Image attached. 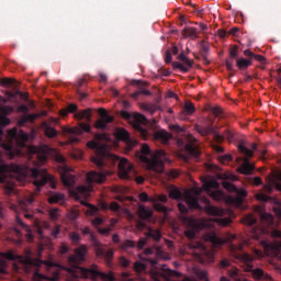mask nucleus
Returning a JSON list of instances; mask_svg holds the SVG:
<instances>
[{"label":"nucleus","instance_id":"obj_1","mask_svg":"<svg viewBox=\"0 0 281 281\" xmlns=\"http://www.w3.org/2000/svg\"><path fill=\"white\" fill-rule=\"evenodd\" d=\"M95 140H89L87 143L88 148L94 150L95 156L92 157V162L95 164L99 171H90L86 176V181L91 186V183H104L106 177L111 175V171L104 169L108 166L106 161H110L111 166H115L119 161V175L121 179H128L131 172H133V165L126 158H120L115 154L109 153V147L106 144H102V139H106V134L97 133L94 135Z\"/></svg>","mask_w":281,"mask_h":281},{"label":"nucleus","instance_id":"obj_2","mask_svg":"<svg viewBox=\"0 0 281 281\" xmlns=\"http://www.w3.org/2000/svg\"><path fill=\"white\" fill-rule=\"evenodd\" d=\"M15 177L18 181H26L27 177L33 178V186H35L36 191L41 192V188L43 186H47L49 183L53 190H56V180L53 175H49L46 169L40 170L38 168H32L27 165L23 164H14L10 165L5 164V161H0V183L4 184L5 194L14 193V186L16 182L14 180ZM0 217H5V213H3V206L0 203Z\"/></svg>","mask_w":281,"mask_h":281},{"label":"nucleus","instance_id":"obj_3","mask_svg":"<svg viewBox=\"0 0 281 281\" xmlns=\"http://www.w3.org/2000/svg\"><path fill=\"white\" fill-rule=\"evenodd\" d=\"M14 112V108L10 105H0V146L4 149L9 159H14V157H23L25 151L23 148L27 150V139L29 136L25 134L23 130H19L13 127L9 130L7 134L3 133V128L9 126L11 123L8 115Z\"/></svg>","mask_w":281,"mask_h":281},{"label":"nucleus","instance_id":"obj_4","mask_svg":"<svg viewBox=\"0 0 281 281\" xmlns=\"http://www.w3.org/2000/svg\"><path fill=\"white\" fill-rule=\"evenodd\" d=\"M136 157L147 166L148 170L161 175L164 172V161H168L166 150L157 149L156 151L150 150L148 144H143L139 151H136Z\"/></svg>","mask_w":281,"mask_h":281},{"label":"nucleus","instance_id":"obj_5","mask_svg":"<svg viewBox=\"0 0 281 281\" xmlns=\"http://www.w3.org/2000/svg\"><path fill=\"white\" fill-rule=\"evenodd\" d=\"M221 184L216 180H205L200 189H193V195H186V203L189 207H193L194 210H201V204H199V196H201V192L204 191L211 199L214 201H223L225 199V193L218 190Z\"/></svg>","mask_w":281,"mask_h":281},{"label":"nucleus","instance_id":"obj_6","mask_svg":"<svg viewBox=\"0 0 281 281\" xmlns=\"http://www.w3.org/2000/svg\"><path fill=\"white\" fill-rule=\"evenodd\" d=\"M1 257L4 260H21L23 267H24V271L26 273H33L34 276H36L38 273V267H41V265H46V267H56V263H54L53 261H43L41 259H34L32 257H25L24 259L16 256L12 250L8 251V252H2Z\"/></svg>","mask_w":281,"mask_h":281},{"label":"nucleus","instance_id":"obj_7","mask_svg":"<svg viewBox=\"0 0 281 281\" xmlns=\"http://www.w3.org/2000/svg\"><path fill=\"white\" fill-rule=\"evenodd\" d=\"M237 258L239 260H241V262L246 263V271H249L251 273V277L254 278V280L273 281V278L271 277V274L265 272V270H262V268L254 269V265L251 262H254V260H256L255 256L244 252L241 255H238Z\"/></svg>","mask_w":281,"mask_h":281},{"label":"nucleus","instance_id":"obj_8","mask_svg":"<svg viewBox=\"0 0 281 281\" xmlns=\"http://www.w3.org/2000/svg\"><path fill=\"white\" fill-rule=\"evenodd\" d=\"M144 126H150V128H155V126H157V121L153 120L150 122L143 114H134L133 128L136 130L142 139H150V137L153 136V132Z\"/></svg>","mask_w":281,"mask_h":281},{"label":"nucleus","instance_id":"obj_9","mask_svg":"<svg viewBox=\"0 0 281 281\" xmlns=\"http://www.w3.org/2000/svg\"><path fill=\"white\" fill-rule=\"evenodd\" d=\"M87 254H89L87 245H80L75 249V255L68 257L67 262L71 268L61 267V269L68 271V273H72L74 269H80V265L87 262Z\"/></svg>","mask_w":281,"mask_h":281},{"label":"nucleus","instance_id":"obj_10","mask_svg":"<svg viewBox=\"0 0 281 281\" xmlns=\"http://www.w3.org/2000/svg\"><path fill=\"white\" fill-rule=\"evenodd\" d=\"M34 196H36L34 193H30L27 195H24L20 201L19 204H11L10 210L19 214V212H23V215L29 221H32L34 218V213H32V205L35 201Z\"/></svg>","mask_w":281,"mask_h":281},{"label":"nucleus","instance_id":"obj_11","mask_svg":"<svg viewBox=\"0 0 281 281\" xmlns=\"http://www.w3.org/2000/svg\"><path fill=\"white\" fill-rule=\"evenodd\" d=\"M244 56H246V58L241 57L236 60L238 69H249V67L255 65V63H260L261 69H265V63H267V58H265V56L257 55L250 49L244 50Z\"/></svg>","mask_w":281,"mask_h":281},{"label":"nucleus","instance_id":"obj_12","mask_svg":"<svg viewBox=\"0 0 281 281\" xmlns=\"http://www.w3.org/2000/svg\"><path fill=\"white\" fill-rule=\"evenodd\" d=\"M238 150L245 158H243V164L237 168V171L240 172V175H251L254 170H256V167L249 161V159L254 157V150L249 149L244 144L238 145Z\"/></svg>","mask_w":281,"mask_h":281},{"label":"nucleus","instance_id":"obj_13","mask_svg":"<svg viewBox=\"0 0 281 281\" xmlns=\"http://www.w3.org/2000/svg\"><path fill=\"white\" fill-rule=\"evenodd\" d=\"M78 111V104L76 103H70L68 104L67 108H64L59 111L61 117H67V115H69V113H75V120H79V121H87V122H91V119L93 116V110L91 109H86L83 111ZM77 112V113H76Z\"/></svg>","mask_w":281,"mask_h":281},{"label":"nucleus","instance_id":"obj_14","mask_svg":"<svg viewBox=\"0 0 281 281\" xmlns=\"http://www.w3.org/2000/svg\"><path fill=\"white\" fill-rule=\"evenodd\" d=\"M195 131L202 137H210V135H213V142H215V144H223L225 142V136L216 132L214 121H212L209 125L205 126L196 125Z\"/></svg>","mask_w":281,"mask_h":281},{"label":"nucleus","instance_id":"obj_15","mask_svg":"<svg viewBox=\"0 0 281 281\" xmlns=\"http://www.w3.org/2000/svg\"><path fill=\"white\" fill-rule=\"evenodd\" d=\"M184 223L188 225V229L184 232L187 238L192 240L196 236V232H201L202 229H205V222L201 220H194L193 217H183Z\"/></svg>","mask_w":281,"mask_h":281},{"label":"nucleus","instance_id":"obj_16","mask_svg":"<svg viewBox=\"0 0 281 281\" xmlns=\"http://www.w3.org/2000/svg\"><path fill=\"white\" fill-rule=\"evenodd\" d=\"M182 276L181 272L172 270L166 265H162L160 270H153L150 272V278L154 281L168 280V278H181Z\"/></svg>","mask_w":281,"mask_h":281},{"label":"nucleus","instance_id":"obj_17","mask_svg":"<svg viewBox=\"0 0 281 281\" xmlns=\"http://www.w3.org/2000/svg\"><path fill=\"white\" fill-rule=\"evenodd\" d=\"M80 269L83 278H91L92 280H98L99 278H101V280L115 281V276H113V272H110L108 274L105 272H100L98 271V266Z\"/></svg>","mask_w":281,"mask_h":281},{"label":"nucleus","instance_id":"obj_18","mask_svg":"<svg viewBox=\"0 0 281 281\" xmlns=\"http://www.w3.org/2000/svg\"><path fill=\"white\" fill-rule=\"evenodd\" d=\"M91 245L94 247L95 255L99 258H105L108 265L113 260V249H108L98 240V237L95 235L91 234Z\"/></svg>","mask_w":281,"mask_h":281},{"label":"nucleus","instance_id":"obj_19","mask_svg":"<svg viewBox=\"0 0 281 281\" xmlns=\"http://www.w3.org/2000/svg\"><path fill=\"white\" fill-rule=\"evenodd\" d=\"M198 260L201 265H212L214 262V249H209L203 243H196Z\"/></svg>","mask_w":281,"mask_h":281},{"label":"nucleus","instance_id":"obj_20","mask_svg":"<svg viewBox=\"0 0 281 281\" xmlns=\"http://www.w3.org/2000/svg\"><path fill=\"white\" fill-rule=\"evenodd\" d=\"M98 113L100 119L95 121L94 128H98L99 131H106V128H109V124H113L115 121V116L109 114V111L104 108H100Z\"/></svg>","mask_w":281,"mask_h":281},{"label":"nucleus","instance_id":"obj_21","mask_svg":"<svg viewBox=\"0 0 281 281\" xmlns=\"http://www.w3.org/2000/svg\"><path fill=\"white\" fill-rule=\"evenodd\" d=\"M18 113H23L19 121H18V126H25V124H34L38 117H41V114L38 113H30V108L27 105H20L18 106Z\"/></svg>","mask_w":281,"mask_h":281},{"label":"nucleus","instance_id":"obj_22","mask_svg":"<svg viewBox=\"0 0 281 281\" xmlns=\"http://www.w3.org/2000/svg\"><path fill=\"white\" fill-rule=\"evenodd\" d=\"M173 69H180V71H188L190 69H201V67H194V60L186 56L184 53H181L177 57V61L172 63Z\"/></svg>","mask_w":281,"mask_h":281},{"label":"nucleus","instance_id":"obj_23","mask_svg":"<svg viewBox=\"0 0 281 281\" xmlns=\"http://www.w3.org/2000/svg\"><path fill=\"white\" fill-rule=\"evenodd\" d=\"M60 179L65 188H74L76 186V176L71 175V168H69L67 165L63 164L58 168Z\"/></svg>","mask_w":281,"mask_h":281},{"label":"nucleus","instance_id":"obj_24","mask_svg":"<svg viewBox=\"0 0 281 281\" xmlns=\"http://www.w3.org/2000/svg\"><path fill=\"white\" fill-rule=\"evenodd\" d=\"M168 202V195H155L149 199V203H153L154 210L156 212H160L161 214H168V209L166 205L161 203H167Z\"/></svg>","mask_w":281,"mask_h":281},{"label":"nucleus","instance_id":"obj_25","mask_svg":"<svg viewBox=\"0 0 281 281\" xmlns=\"http://www.w3.org/2000/svg\"><path fill=\"white\" fill-rule=\"evenodd\" d=\"M66 135H82V133H91V125L89 123L80 122L75 127H64Z\"/></svg>","mask_w":281,"mask_h":281},{"label":"nucleus","instance_id":"obj_26","mask_svg":"<svg viewBox=\"0 0 281 281\" xmlns=\"http://www.w3.org/2000/svg\"><path fill=\"white\" fill-rule=\"evenodd\" d=\"M116 137L117 139L126 143V150H133V148H135V146L137 145V140L131 139V134L124 128H119L116 131Z\"/></svg>","mask_w":281,"mask_h":281},{"label":"nucleus","instance_id":"obj_27","mask_svg":"<svg viewBox=\"0 0 281 281\" xmlns=\"http://www.w3.org/2000/svg\"><path fill=\"white\" fill-rule=\"evenodd\" d=\"M16 236H21V229H24L27 232V238L29 240H34V235H32V229L30 226H27L25 223H23V220H21V215L15 216V226L13 227Z\"/></svg>","mask_w":281,"mask_h":281},{"label":"nucleus","instance_id":"obj_28","mask_svg":"<svg viewBox=\"0 0 281 281\" xmlns=\"http://www.w3.org/2000/svg\"><path fill=\"white\" fill-rule=\"evenodd\" d=\"M223 189L227 190V192H235V194H237V196H239L237 199L238 203H243V199H245V196H247V191H245L244 189H238V187L234 186V183H232V182L224 181Z\"/></svg>","mask_w":281,"mask_h":281},{"label":"nucleus","instance_id":"obj_29","mask_svg":"<svg viewBox=\"0 0 281 281\" xmlns=\"http://www.w3.org/2000/svg\"><path fill=\"white\" fill-rule=\"evenodd\" d=\"M205 243H210L213 249H221L225 245V240L216 236L215 232H211L204 235Z\"/></svg>","mask_w":281,"mask_h":281},{"label":"nucleus","instance_id":"obj_30","mask_svg":"<svg viewBox=\"0 0 281 281\" xmlns=\"http://www.w3.org/2000/svg\"><path fill=\"white\" fill-rule=\"evenodd\" d=\"M202 201L205 203L204 210L206 214H210V216H223V214H225V211H223V209L212 206V204L210 203V199L203 198Z\"/></svg>","mask_w":281,"mask_h":281},{"label":"nucleus","instance_id":"obj_31","mask_svg":"<svg viewBox=\"0 0 281 281\" xmlns=\"http://www.w3.org/2000/svg\"><path fill=\"white\" fill-rule=\"evenodd\" d=\"M153 139H156V142H160V144H168L170 142V139H172V135H170V133L160 130L157 132H151V136Z\"/></svg>","mask_w":281,"mask_h":281},{"label":"nucleus","instance_id":"obj_32","mask_svg":"<svg viewBox=\"0 0 281 281\" xmlns=\"http://www.w3.org/2000/svg\"><path fill=\"white\" fill-rule=\"evenodd\" d=\"M145 254L146 256H153L155 254L157 260H170V255L161 250V248H146Z\"/></svg>","mask_w":281,"mask_h":281},{"label":"nucleus","instance_id":"obj_33","mask_svg":"<svg viewBox=\"0 0 281 281\" xmlns=\"http://www.w3.org/2000/svg\"><path fill=\"white\" fill-rule=\"evenodd\" d=\"M48 203H50V205H54L55 203H60V205H64L65 194L60 192L50 193L48 196Z\"/></svg>","mask_w":281,"mask_h":281},{"label":"nucleus","instance_id":"obj_34","mask_svg":"<svg viewBox=\"0 0 281 281\" xmlns=\"http://www.w3.org/2000/svg\"><path fill=\"white\" fill-rule=\"evenodd\" d=\"M186 150L191 157L199 158L201 157V149H199V145L194 143H188L186 145Z\"/></svg>","mask_w":281,"mask_h":281},{"label":"nucleus","instance_id":"obj_35","mask_svg":"<svg viewBox=\"0 0 281 281\" xmlns=\"http://www.w3.org/2000/svg\"><path fill=\"white\" fill-rule=\"evenodd\" d=\"M182 34L184 38H192V41H194V38H199V31L196 30V27H184Z\"/></svg>","mask_w":281,"mask_h":281},{"label":"nucleus","instance_id":"obj_36","mask_svg":"<svg viewBox=\"0 0 281 281\" xmlns=\"http://www.w3.org/2000/svg\"><path fill=\"white\" fill-rule=\"evenodd\" d=\"M42 128L44 130V133L46 137H49L50 139L58 136V131L56 128L52 127L48 123H43Z\"/></svg>","mask_w":281,"mask_h":281},{"label":"nucleus","instance_id":"obj_37","mask_svg":"<svg viewBox=\"0 0 281 281\" xmlns=\"http://www.w3.org/2000/svg\"><path fill=\"white\" fill-rule=\"evenodd\" d=\"M145 236H147V238H151V240H155L156 243H159L161 240V231L149 228L145 233Z\"/></svg>","mask_w":281,"mask_h":281},{"label":"nucleus","instance_id":"obj_38","mask_svg":"<svg viewBox=\"0 0 281 281\" xmlns=\"http://www.w3.org/2000/svg\"><path fill=\"white\" fill-rule=\"evenodd\" d=\"M88 192H91V188L86 186H79L72 191L75 199H80L81 196H86Z\"/></svg>","mask_w":281,"mask_h":281},{"label":"nucleus","instance_id":"obj_39","mask_svg":"<svg viewBox=\"0 0 281 281\" xmlns=\"http://www.w3.org/2000/svg\"><path fill=\"white\" fill-rule=\"evenodd\" d=\"M210 52V47L205 44L201 46L200 56L198 57L204 65H210V60L207 59V54Z\"/></svg>","mask_w":281,"mask_h":281},{"label":"nucleus","instance_id":"obj_40","mask_svg":"<svg viewBox=\"0 0 281 281\" xmlns=\"http://www.w3.org/2000/svg\"><path fill=\"white\" fill-rule=\"evenodd\" d=\"M138 216L142 221H148V218H153V212L148 210L146 206H139Z\"/></svg>","mask_w":281,"mask_h":281},{"label":"nucleus","instance_id":"obj_41","mask_svg":"<svg viewBox=\"0 0 281 281\" xmlns=\"http://www.w3.org/2000/svg\"><path fill=\"white\" fill-rule=\"evenodd\" d=\"M169 196L170 199H176L177 201L183 199V193L181 192V190H179V188H172L169 191Z\"/></svg>","mask_w":281,"mask_h":281},{"label":"nucleus","instance_id":"obj_42","mask_svg":"<svg viewBox=\"0 0 281 281\" xmlns=\"http://www.w3.org/2000/svg\"><path fill=\"white\" fill-rule=\"evenodd\" d=\"M273 188L279 192H281V183L278 180H276V178H270L268 182V189L271 192Z\"/></svg>","mask_w":281,"mask_h":281},{"label":"nucleus","instance_id":"obj_43","mask_svg":"<svg viewBox=\"0 0 281 281\" xmlns=\"http://www.w3.org/2000/svg\"><path fill=\"white\" fill-rule=\"evenodd\" d=\"M183 109H184L187 115H193V113L196 112V108L194 106V103H192V102H186Z\"/></svg>","mask_w":281,"mask_h":281},{"label":"nucleus","instance_id":"obj_44","mask_svg":"<svg viewBox=\"0 0 281 281\" xmlns=\"http://www.w3.org/2000/svg\"><path fill=\"white\" fill-rule=\"evenodd\" d=\"M134 247H137V244H135V241H133L131 239L125 240L121 245V249H123V251H127V249H134Z\"/></svg>","mask_w":281,"mask_h":281},{"label":"nucleus","instance_id":"obj_45","mask_svg":"<svg viewBox=\"0 0 281 281\" xmlns=\"http://www.w3.org/2000/svg\"><path fill=\"white\" fill-rule=\"evenodd\" d=\"M261 222L265 223L266 225H273V215L269 213H262Z\"/></svg>","mask_w":281,"mask_h":281},{"label":"nucleus","instance_id":"obj_46","mask_svg":"<svg viewBox=\"0 0 281 281\" xmlns=\"http://www.w3.org/2000/svg\"><path fill=\"white\" fill-rule=\"evenodd\" d=\"M69 238L72 243V245H78V243H80V240H82V238L80 237V234L72 232L69 234Z\"/></svg>","mask_w":281,"mask_h":281},{"label":"nucleus","instance_id":"obj_47","mask_svg":"<svg viewBox=\"0 0 281 281\" xmlns=\"http://www.w3.org/2000/svg\"><path fill=\"white\" fill-rule=\"evenodd\" d=\"M139 95H150V90H146V89H140L135 91L132 94V98H134L135 100H137V98H139Z\"/></svg>","mask_w":281,"mask_h":281},{"label":"nucleus","instance_id":"obj_48","mask_svg":"<svg viewBox=\"0 0 281 281\" xmlns=\"http://www.w3.org/2000/svg\"><path fill=\"white\" fill-rule=\"evenodd\" d=\"M134 271H136V273H142V271H146V265L142 263L140 261H136L134 263Z\"/></svg>","mask_w":281,"mask_h":281},{"label":"nucleus","instance_id":"obj_49","mask_svg":"<svg viewBox=\"0 0 281 281\" xmlns=\"http://www.w3.org/2000/svg\"><path fill=\"white\" fill-rule=\"evenodd\" d=\"M244 223H246V225H256V223H258V218L250 214L244 218Z\"/></svg>","mask_w":281,"mask_h":281},{"label":"nucleus","instance_id":"obj_50","mask_svg":"<svg viewBox=\"0 0 281 281\" xmlns=\"http://www.w3.org/2000/svg\"><path fill=\"white\" fill-rule=\"evenodd\" d=\"M110 210H111V212H114L117 214V213L122 212V205H120V203H117V202H111Z\"/></svg>","mask_w":281,"mask_h":281},{"label":"nucleus","instance_id":"obj_51","mask_svg":"<svg viewBox=\"0 0 281 281\" xmlns=\"http://www.w3.org/2000/svg\"><path fill=\"white\" fill-rule=\"evenodd\" d=\"M143 109H144L145 111H147L148 113H150L151 115H154V114L156 113V111H157V105L147 103V104H145V105L143 106Z\"/></svg>","mask_w":281,"mask_h":281},{"label":"nucleus","instance_id":"obj_52","mask_svg":"<svg viewBox=\"0 0 281 281\" xmlns=\"http://www.w3.org/2000/svg\"><path fill=\"white\" fill-rule=\"evenodd\" d=\"M211 113H213V115H215V117H221V115H223V109L218 105L212 106Z\"/></svg>","mask_w":281,"mask_h":281},{"label":"nucleus","instance_id":"obj_53","mask_svg":"<svg viewBox=\"0 0 281 281\" xmlns=\"http://www.w3.org/2000/svg\"><path fill=\"white\" fill-rule=\"evenodd\" d=\"M195 276H196L200 280L210 281V279H207V272H206V271L198 270V271L195 272Z\"/></svg>","mask_w":281,"mask_h":281},{"label":"nucleus","instance_id":"obj_54","mask_svg":"<svg viewBox=\"0 0 281 281\" xmlns=\"http://www.w3.org/2000/svg\"><path fill=\"white\" fill-rule=\"evenodd\" d=\"M254 78H258V74L249 75L248 72H245L243 81L251 82V80H254Z\"/></svg>","mask_w":281,"mask_h":281},{"label":"nucleus","instance_id":"obj_55","mask_svg":"<svg viewBox=\"0 0 281 281\" xmlns=\"http://www.w3.org/2000/svg\"><path fill=\"white\" fill-rule=\"evenodd\" d=\"M233 159L234 157L231 154H226L220 158V161H222V164H229Z\"/></svg>","mask_w":281,"mask_h":281},{"label":"nucleus","instance_id":"obj_56","mask_svg":"<svg viewBox=\"0 0 281 281\" xmlns=\"http://www.w3.org/2000/svg\"><path fill=\"white\" fill-rule=\"evenodd\" d=\"M217 223H220V225H222L223 227H227V225H229V223H232V220L225 217V218H216Z\"/></svg>","mask_w":281,"mask_h":281},{"label":"nucleus","instance_id":"obj_57","mask_svg":"<svg viewBox=\"0 0 281 281\" xmlns=\"http://www.w3.org/2000/svg\"><path fill=\"white\" fill-rule=\"evenodd\" d=\"M229 56L232 59L238 56V45H235L229 49Z\"/></svg>","mask_w":281,"mask_h":281},{"label":"nucleus","instance_id":"obj_58","mask_svg":"<svg viewBox=\"0 0 281 281\" xmlns=\"http://www.w3.org/2000/svg\"><path fill=\"white\" fill-rule=\"evenodd\" d=\"M1 85L3 87H12V85H14V80L10 78H4L1 80Z\"/></svg>","mask_w":281,"mask_h":281},{"label":"nucleus","instance_id":"obj_59","mask_svg":"<svg viewBox=\"0 0 281 281\" xmlns=\"http://www.w3.org/2000/svg\"><path fill=\"white\" fill-rule=\"evenodd\" d=\"M49 216L52 221H57L58 220V209H52L49 211Z\"/></svg>","mask_w":281,"mask_h":281},{"label":"nucleus","instance_id":"obj_60","mask_svg":"<svg viewBox=\"0 0 281 281\" xmlns=\"http://www.w3.org/2000/svg\"><path fill=\"white\" fill-rule=\"evenodd\" d=\"M37 158L38 164H45L47 161V156L43 154H34Z\"/></svg>","mask_w":281,"mask_h":281},{"label":"nucleus","instance_id":"obj_61","mask_svg":"<svg viewBox=\"0 0 281 281\" xmlns=\"http://www.w3.org/2000/svg\"><path fill=\"white\" fill-rule=\"evenodd\" d=\"M138 199H139V201H142L143 203H146V202L150 201V198L148 196V193H146V192H142V193L138 195Z\"/></svg>","mask_w":281,"mask_h":281},{"label":"nucleus","instance_id":"obj_62","mask_svg":"<svg viewBox=\"0 0 281 281\" xmlns=\"http://www.w3.org/2000/svg\"><path fill=\"white\" fill-rule=\"evenodd\" d=\"M98 232L102 236H109L111 234V227L98 228Z\"/></svg>","mask_w":281,"mask_h":281},{"label":"nucleus","instance_id":"obj_63","mask_svg":"<svg viewBox=\"0 0 281 281\" xmlns=\"http://www.w3.org/2000/svg\"><path fill=\"white\" fill-rule=\"evenodd\" d=\"M178 209H179V212H180L182 215L188 214V206H186V204L179 203V204H178Z\"/></svg>","mask_w":281,"mask_h":281},{"label":"nucleus","instance_id":"obj_64","mask_svg":"<svg viewBox=\"0 0 281 281\" xmlns=\"http://www.w3.org/2000/svg\"><path fill=\"white\" fill-rule=\"evenodd\" d=\"M169 128L172 133H183V127L179 125H170Z\"/></svg>","mask_w":281,"mask_h":281}]
</instances>
